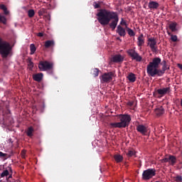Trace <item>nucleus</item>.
Segmentation results:
<instances>
[{
	"label": "nucleus",
	"mask_w": 182,
	"mask_h": 182,
	"mask_svg": "<svg viewBox=\"0 0 182 182\" xmlns=\"http://www.w3.org/2000/svg\"><path fill=\"white\" fill-rule=\"evenodd\" d=\"M97 21L102 26H109L111 31L116 29V33H118L119 37H124L127 35V31L121 26H117V22L119 21V18L117 17V13L109 11L105 9L98 10L97 13Z\"/></svg>",
	"instance_id": "obj_1"
},
{
	"label": "nucleus",
	"mask_w": 182,
	"mask_h": 182,
	"mask_svg": "<svg viewBox=\"0 0 182 182\" xmlns=\"http://www.w3.org/2000/svg\"><path fill=\"white\" fill-rule=\"evenodd\" d=\"M168 69L167 61H161L160 58H155L146 67V73L151 77H154L155 76L161 77L165 74V71Z\"/></svg>",
	"instance_id": "obj_2"
},
{
	"label": "nucleus",
	"mask_w": 182,
	"mask_h": 182,
	"mask_svg": "<svg viewBox=\"0 0 182 182\" xmlns=\"http://www.w3.org/2000/svg\"><path fill=\"white\" fill-rule=\"evenodd\" d=\"M118 119H119V122H112L109 124L111 126V128H127L130 124V121L132 120L130 115L128 114H118Z\"/></svg>",
	"instance_id": "obj_3"
},
{
	"label": "nucleus",
	"mask_w": 182,
	"mask_h": 182,
	"mask_svg": "<svg viewBox=\"0 0 182 182\" xmlns=\"http://www.w3.org/2000/svg\"><path fill=\"white\" fill-rule=\"evenodd\" d=\"M11 53V45L7 41L0 38V55L3 58H6Z\"/></svg>",
	"instance_id": "obj_4"
},
{
	"label": "nucleus",
	"mask_w": 182,
	"mask_h": 182,
	"mask_svg": "<svg viewBox=\"0 0 182 182\" xmlns=\"http://www.w3.org/2000/svg\"><path fill=\"white\" fill-rule=\"evenodd\" d=\"M38 70L41 72L49 71V74H53V63L46 60L38 62Z\"/></svg>",
	"instance_id": "obj_5"
},
{
	"label": "nucleus",
	"mask_w": 182,
	"mask_h": 182,
	"mask_svg": "<svg viewBox=\"0 0 182 182\" xmlns=\"http://www.w3.org/2000/svg\"><path fill=\"white\" fill-rule=\"evenodd\" d=\"M156 175V170L154 168L146 169L142 171V180L149 181Z\"/></svg>",
	"instance_id": "obj_6"
},
{
	"label": "nucleus",
	"mask_w": 182,
	"mask_h": 182,
	"mask_svg": "<svg viewBox=\"0 0 182 182\" xmlns=\"http://www.w3.org/2000/svg\"><path fill=\"white\" fill-rule=\"evenodd\" d=\"M112 77H114V73L109 72L102 74L100 76V83L107 84L112 82Z\"/></svg>",
	"instance_id": "obj_7"
},
{
	"label": "nucleus",
	"mask_w": 182,
	"mask_h": 182,
	"mask_svg": "<svg viewBox=\"0 0 182 182\" xmlns=\"http://www.w3.org/2000/svg\"><path fill=\"white\" fill-rule=\"evenodd\" d=\"M127 54H128V56H130V58H132V60H134L136 62L142 61V57L139 55V53H137V52H135L134 49H129L127 50Z\"/></svg>",
	"instance_id": "obj_8"
},
{
	"label": "nucleus",
	"mask_w": 182,
	"mask_h": 182,
	"mask_svg": "<svg viewBox=\"0 0 182 182\" xmlns=\"http://www.w3.org/2000/svg\"><path fill=\"white\" fill-rule=\"evenodd\" d=\"M170 92V87H164L156 90L155 91V96L161 98Z\"/></svg>",
	"instance_id": "obj_9"
},
{
	"label": "nucleus",
	"mask_w": 182,
	"mask_h": 182,
	"mask_svg": "<svg viewBox=\"0 0 182 182\" xmlns=\"http://www.w3.org/2000/svg\"><path fill=\"white\" fill-rule=\"evenodd\" d=\"M148 46L151 49V52L156 53L158 51V47L156 46V39L154 38H148Z\"/></svg>",
	"instance_id": "obj_10"
},
{
	"label": "nucleus",
	"mask_w": 182,
	"mask_h": 182,
	"mask_svg": "<svg viewBox=\"0 0 182 182\" xmlns=\"http://www.w3.org/2000/svg\"><path fill=\"white\" fill-rule=\"evenodd\" d=\"M158 7H160V4L156 1H151L148 4V8H149V10H156L158 9Z\"/></svg>",
	"instance_id": "obj_11"
},
{
	"label": "nucleus",
	"mask_w": 182,
	"mask_h": 182,
	"mask_svg": "<svg viewBox=\"0 0 182 182\" xmlns=\"http://www.w3.org/2000/svg\"><path fill=\"white\" fill-rule=\"evenodd\" d=\"M55 47V41L48 40L44 42V48L49 49Z\"/></svg>",
	"instance_id": "obj_12"
},
{
	"label": "nucleus",
	"mask_w": 182,
	"mask_h": 182,
	"mask_svg": "<svg viewBox=\"0 0 182 182\" xmlns=\"http://www.w3.org/2000/svg\"><path fill=\"white\" fill-rule=\"evenodd\" d=\"M136 130L137 132L141 133L142 135H146V133H147V128L142 124L137 125Z\"/></svg>",
	"instance_id": "obj_13"
},
{
	"label": "nucleus",
	"mask_w": 182,
	"mask_h": 182,
	"mask_svg": "<svg viewBox=\"0 0 182 182\" xmlns=\"http://www.w3.org/2000/svg\"><path fill=\"white\" fill-rule=\"evenodd\" d=\"M42 77H43V74L42 73L33 74V75H32V79H33V81L37 82H41V81H42Z\"/></svg>",
	"instance_id": "obj_14"
},
{
	"label": "nucleus",
	"mask_w": 182,
	"mask_h": 182,
	"mask_svg": "<svg viewBox=\"0 0 182 182\" xmlns=\"http://www.w3.org/2000/svg\"><path fill=\"white\" fill-rule=\"evenodd\" d=\"M123 59H124L123 56L118 54V55H116L114 57H112V63H118L123 62Z\"/></svg>",
	"instance_id": "obj_15"
},
{
	"label": "nucleus",
	"mask_w": 182,
	"mask_h": 182,
	"mask_svg": "<svg viewBox=\"0 0 182 182\" xmlns=\"http://www.w3.org/2000/svg\"><path fill=\"white\" fill-rule=\"evenodd\" d=\"M164 113V107H159L156 109H155V114H156V117H160Z\"/></svg>",
	"instance_id": "obj_16"
},
{
	"label": "nucleus",
	"mask_w": 182,
	"mask_h": 182,
	"mask_svg": "<svg viewBox=\"0 0 182 182\" xmlns=\"http://www.w3.org/2000/svg\"><path fill=\"white\" fill-rule=\"evenodd\" d=\"M112 158L114 159L116 164H119L123 161V156H121L120 154H114Z\"/></svg>",
	"instance_id": "obj_17"
},
{
	"label": "nucleus",
	"mask_w": 182,
	"mask_h": 182,
	"mask_svg": "<svg viewBox=\"0 0 182 182\" xmlns=\"http://www.w3.org/2000/svg\"><path fill=\"white\" fill-rule=\"evenodd\" d=\"M143 45H144V36L141 34L137 38V46L141 47Z\"/></svg>",
	"instance_id": "obj_18"
},
{
	"label": "nucleus",
	"mask_w": 182,
	"mask_h": 182,
	"mask_svg": "<svg viewBox=\"0 0 182 182\" xmlns=\"http://www.w3.org/2000/svg\"><path fill=\"white\" fill-rule=\"evenodd\" d=\"M169 161V164H171V166H173L176 164V156H173L172 155H168V157H167Z\"/></svg>",
	"instance_id": "obj_19"
},
{
	"label": "nucleus",
	"mask_w": 182,
	"mask_h": 182,
	"mask_svg": "<svg viewBox=\"0 0 182 182\" xmlns=\"http://www.w3.org/2000/svg\"><path fill=\"white\" fill-rule=\"evenodd\" d=\"M127 78L128 79V81H129L130 82H135V75L134 73H128V76L127 77Z\"/></svg>",
	"instance_id": "obj_20"
},
{
	"label": "nucleus",
	"mask_w": 182,
	"mask_h": 182,
	"mask_svg": "<svg viewBox=\"0 0 182 182\" xmlns=\"http://www.w3.org/2000/svg\"><path fill=\"white\" fill-rule=\"evenodd\" d=\"M33 127H29L28 129H26V136H28V137H31L33 136Z\"/></svg>",
	"instance_id": "obj_21"
},
{
	"label": "nucleus",
	"mask_w": 182,
	"mask_h": 182,
	"mask_svg": "<svg viewBox=\"0 0 182 182\" xmlns=\"http://www.w3.org/2000/svg\"><path fill=\"white\" fill-rule=\"evenodd\" d=\"M9 171H11V168H8L7 170H4L2 173H0V178L7 177L9 176Z\"/></svg>",
	"instance_id": "obj_22"
},
{
	"label": "nucleus",
	"mask_w": 182,
	"mask_h": 182,
	"mask_svg": "<svg viewBox=\"0 0 182 182\" xmlns=\"http://www.w3.org/2000/svg\"><path fill=\"white\" fill-rule=\"evenodd\" d=\"M0 9L4 11V15L8 16L9 11L7 10V7L4 4H0Z\"/></svg>",
	"instance_id": "obj_23"
},
{
	"label": "nucleus",
	"mask_w": 182,
	"mask_h": 182,
	"mask_svg": "<svg viewBox=\"0 0 182 182\" xmlns=\"http://www.w3.org/2000/svg\"><path fill=\"white\" fill-rule=\"evenodd\" d=\"M177 26V23L176 22L171 23V24H168V29H171L172 32H176V26Z\"/></svg>",
	"instance_id": "obj_24"
},
{
	"label": "nucleus",
	"mask_w": 182,
	"mask_h": 182,
	"mask_svg": "<svg viewBox=\"0 0 182 182\" xmlns=\"http://www.w3.org/2000/svg\"><path fill=\"white\" fill-rule=\"evenodd\" d=\"M0 23H2L4 25L7 24V18H5V16L1 14H0Z\"/></svg>",
	"instance_id": "obj_25"
},
{
	"label": "nucleus",
	"mask_w": 182,
	"mask_h": 182,
	"mask_svg": "<svg viewBox=\"0 0 182 182\" xmlns=\"http://www.w3.org/2000/svg\"><path fill=\"white\" fill-rule=\"evenodd\" d=\"M126 33H127L128 36H129L130 37L135 36V33L130 28H127V32Z\"/></svg>",
	"instance_id": "obj_26"
},
{
	"label": "nucleus",
	"mask_w": 182,
	"mask_h": 182,
	"mask_svg": "<svg viewBox=\"0 0 182 182\" xmlns=\"http://www.w3.org/2000/svg\"><path fill=\"white\" fill-rule=\"evenodd\" d=\"M93 77H97L98 76V73H100V70L98 68H93L92 70Z\"/></svg>",
	"instance_id": "obj_27"
},
{
	"label": "nucleus",
	"mask_w": 182,
	"mask_h": 182,
	"mask_svg": "<svg viewBox=\"0 0 182 182\" xmlns=\"http://www.w3.org/2000/svg\"><path fill=\"white\" fill-rule=\"evenodd\" d=\"M35 50H36L35 45L30 44V55H33V53H35Z\"/></svg>",
	"instance_id": "obj_28"
},
{
	"label": "nucleus",
	"mask_w": 182,
	"mask_h": 182,
	"mask_svg": "<svg viewBox=\"0 0 182 182\" xmlns=\"http://www.w3.org/2000/svg\"><path fill=\"white\" fill-rule=\"evenodd\" d=\"M167 34L171 36V41H172V42H177V36L170 34L169 32H167Z\"/></svg>",
	"instance_id": "obj_29"
},
{
	"label": "nucleus",
	"mask_w": 182,
	"mask_h": 182,
	"mask_svg": "<svg viewBox=\"0 0 182 182\" xmlns=\"http://www.w3.org/2000/svg\"><path fill=\"white\" fill-rule=\"evenodd\" d=\"M27 63H28V69L31 70V69L33 68V63L31 62V58H28V60H27Z\"/></svg>",
	"instance_id": "obj_30"
},
{
	"label": "nucleus",
	"mask_w": 182,
	"mask_h": 182,
	"mask_svg": "<svg viewBox=\"0 0 182 182\" xmlns=\"http://www.w3.org/2000/svg\"><path fill=\"white\" fill-rule=\"evenodd\" d=\"M46 14V9H41V10H38V16H42Z\"/></svg>",
	"instance_id": "obj_31"
},
{
	"label": "nucleus",
	"mask_w": 182,
	"mask_h": 182,
	"mask_svg": "<svg viewBox=\"0 0 182 182\" xmlns=\"http://www.w3.org/2000/svg\"><path fill=\"white\" fill-rule=\"evenodd\" d=\"M134 156H135V151H128V152L127 153V157H132Z\"/></svg>",
	"instance_id": "obj_32"
},
{
	"label": "nucleus",
	"mask_w": 182,
	"mask_h": 182,
	"mask_svg": "<svg viewBox=\"0 0 182 182\" xmlns=\"http://www.w3.org/2000/svg\"><path fill=\"white\" fill-rule=\"evenodd\" d=\"M175 182H182V177L181 176H174Z\"/></svg>",
	"instance_id": "obj_33"
},
{
	"label": "nucleus",
	"mask_w": 182,
	"mask_h": 182,
	"mask_svg": "<svg viewBox=\"0 0 182 182\" xmlns=\"http://www.w3.org/2000/svg\"><path fill=\"white\" fill-rule=\"evenodd\" d=\"M35 15V11L32 9L28 10V18H33Z\"/></svg>",
	"instance_id": "obj_34"
},
{
	"label": "nucleus",
	"mask_w": 182,
	"mask_h": 182,
	"mask_svg": "<svg viewBox=\"0 0 182 182\" xmlns=\"http://www.w3.org/2000/svg\"><path fill=\"white\" fill-rule=\"evenodd\" d=\"M0 158L4 159H7V154L0 151Z\"/></svg>",
	"instance_id": "obj_35"
},
{
	"label": "nucleus",
	"mask_w": 182,
	"mask_h": 182,
	"mask_svg": "<svg viewBox=\"0 0 182 182\" xmlns=\"http://www.w3.org/2000/svg\"><path fill=\"white\" fill-rule=\"evenodd\" d=\"M93 8L95 9H100V4H98L97 3H93Z\"/></svg>",
	"instance_id": "obj_36"
},
{
	"label": "nucleus",
	"mask_w": 182,
	"mask_h": 182,
	"mask_svg": "<svg viewBox=\"0 0 182 182\" xmlns=\"http://www.w3.org/2000/svg\"><path fill=\"white\" fill-rule=\"evenodd\" d=\"M169 159L168 158H165L164 159H161V163H169Z\"/></svg>",
	"instance_id": "obj_37"
},
{
	"label": "nucleus",
	"mask_w": 182,
	"mask_h": 182,
	"mask_svg": "<svg viewBox=\"0 0 182 182\" xmlns=\"http://www.w3.org/2000/svg\"><path fill=\"white\" fill-rule=\"evenodd\" d=\"M119 25L125 26H127V22L123 21V18H122V22H119Z\"/></svg>",
	"instance_id": "obj_38"
},
{
	"label": "nucleus",
	"mask_w": 182,
	"mask_h": 182,
	"mask_svg": "<svg viewBox=\"0 0 182 182\" xmlns=\"http://www.w3.org/2000/svg\"><path fill=\"white\" fill-rule=\"evenodd\" d=\"M37 36L38 37H42V36H44V34L43 33H38Z\"/></svg>",
	"instance_id": "obj_39"
},
{
	"label": "nucleus",
	"mask_w": 182,
	"mask_h": 182,
	"mask_svg": "<svg viewBox=\"0 0 182 182\" xmlns=\"http://www.w3.org/2000/svg\"><path fill=\"white\" fill-rule=\"evenodd\" d=\"M21 159H25V151H21Z\"/></svg>",
	"instance_id": "obj_40"
},
{
	"label": "nucleus",
	"mask_w": 182,
	"mask_h": 182,
	"mask_svg": "<svg viewBox=\"0 0 182 182\" xmlns=\"http://www.w3.org/2000/svg\"><path fill=\"white\" fill-rule=\"evenodd\" d=\"M178 68H179V69L181 70H182V65L181 64H178Z\"/></svg>",
	"instance_id": "obj_41"
},
{
	"label": "nucleus",
	"mask_w": 182,
	"mask_h": 182,
	"mask_svg": "<svg viewBox=\"0 0 182 182\" xmlns=\"http://www.w3.org/2000/svg\"><path fill=\"white\" fill-rule=\"evenodd\" d=\"M181 107H182V99H181Z\"/></svg>",
	"instance_id": "obj_42"
},
{
	"label": "nucleus",
	"mask_w": 182,
	"mask_h": 182,
	"mask_svg": "<svg viewBox=\"0 0 182 182\" xmlns=\"http://www.w3.org/2000/svg\"><path fill=\"white\" fill-rule=\"evenodd\" d=\"M143 8L146 9V6H143Z\"/></svg>",
	"instance_id": "obj_43"
},
{
	"label": "nucleus",
	"mask_w": 182,
	"mask_h": 182,
	"mask_svg": "<svg viewBox=\"0 0 182 182\" xmlns=\"http://www.w3.org/2000/svg\"><path fill=\"white\" fill-rule=\"evenodd\" d=\"M11 178V176H9V178Z\"/></svg>",
	"instance_id": "obj_44"
},
{
	"label": "nucleus",
	"mask_w": 182,
	"mask_h": 182,
	"mask_svg": "<svg viewBox=\"0 0 182 182\" xmlns=\"http://www.w3.org/2000/svg\"><path fill=\"white\" fill-rule=\"evenodd\" d=\"M129 105H130V106H131V105H132V103H130Z\"/></svg>",
	"instance_id": "obj_45"
},
{
	"label": "nucleus",
	"mask_w": 182,
	"mask_h": 182,
	"mask_svg": "<svg viewBox=\"0 0 182 182\" xmlns=\"http://www.w3.org/2000/svg\"><path fill=\"white\" fill-rule=\"evenodd\" d=\"M156 182H160V181H156Z\"/></svg>",
	"instance_id": "obj_46"
}]
</instances>
